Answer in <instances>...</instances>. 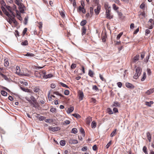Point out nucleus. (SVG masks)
I'll list each match as a JSON object with an SVG mask.
<instances>
[{"label": "nucleus", "mask_w": 154, "mask_h": 154, "mask_svg": "<svg viewBox=\"0 0 154 154\" xmlns=\"http://www.w3.org/2000/svg\"><path fill=\"white\" fill-rule=\"evenodd\" d=\"M60 84L62 85V86H63V87H66V88H68V86L64 84L63 83L61 82V83H60Z\"/></svg>", "instance_id": "obj_60"}, {"label": "nucleus", "mask_w": 154, "mask_h": 154, "mask_svg": "<svg viewBox=\"0 0 154 154\" xmlns=\"http://www.w3.org/2000/svg\"><path fill=\"white\" fill-rule=\"evenodd\" d=\"M143 150L144 153L148 154L147 147L145 146H144L143 147Z\"/></svg>", "instance_id": "obj_29"}, {"label": "nucleus", "mask_w": 154, "mask_h": 154, "mask_svg": "<svg viewBox=\"0 0 154 154\" xmlns=\"http://www.w3.org/2000/svg\"><path fill=\"white\" fill-rule=\"evenodd\" d=\"M45 119V117L43 116H41L39 117L40 120H43Z\"/></svg>", "instance_id": "obj_57"}, {"label": "nucleus", "mask_w": 154, "mask_h": 154, "mask_svg": "<svg viewBox=\"0 0 154 154\" xmlns=\"http://www.w3.org/2000/svg\"><path fill=\"white\" fill-rule=\"evenodd\" d=\"M16 73L18 75H23V73L20 72V67L17 66H16Z\"/></svg>", "instance_id": "obj_8"}, {"label": "nucleus", "mask_w": 154, "mask_h": 154, "mask_svg": "<svg viewBox=\"0 0 154 154\" xmlns=\"http://www.w3.org/2000/svg\"><path fill=\"white\" fill-rule=\"evenodd\" d=\"M92 89L93 90L96 91H98L99 89L97 86L94 85H93L92 87Z\"/></svg>", "instance_id": "obj_36"}, {"label": "nucleus", "mask_w": 154, "mask_h": 154, "mask_svg": "<svg viewBox=\"0 0 154 154\" xmlns=\"http://www.w3.org/2000/svg\"><path fill=\"white\" fill-rule=\"evenodd\" d=\"M146 78V73L145 72H143V75L141 79V81H144Z\"/></svg>", "instance_id": "obj_30"}, {"label": "nucleus", "mask_w": 154, "mask_h": 154, "mask_svg": "<svg viewBox=\"0 0 154 154\" xmlns=\"http://www.w3.org/2000/svg\"><path fill=\"white\" fill-rule=\"evenodd\" d=\"M60 144L62 146H64L65 145L66 142L64 140H61L60 141Z\"/></svg>", "instance_id": "obj_35"}, {"label": "nucleus", "mask_w": 154, "mask_h": 154, "mask_svg": "<svg viewBox=\"0 0 154 154\" xmlns=\"http://www.w3.org/2000/svg\"><path fill=\"white\" fill-rule=\"evenodd\" d=\"M117 85L120 88L122 86V84L121 82H119L117 83Z\"/></svg>", "instance_id": "obj_50"}, {"label": "nucleus", "mask_w": 154, "mask_h": 154, "mask_svg": "<svg viewBox=\"0 0 154 154\" xmlns=\"http://www.w3.org/2000/svg\"><path fill=\"white\" fill-rule=\"evenodd\" d=\"M60 15H61V17H63V18H64L65 17V14H64V13L63 12L61 11L60 12Z\"/></svg>", "instance_id": "obj_53"}, {"label": "nucleus", "mask_w": 154, "mask_h": 154, "mask_svg": "<svg viewBox=\"0 0 154 154\" xmlns=\"http://www.w3.org/2000/svg\"><path fill=\"white\" fill-rule=\"evenodd\" d=\"M26 56L30 57H32L34 56V54L32 53L28 52L26 54Z\"/></svg>", "instance_id": "obj_37"}, {"label": "nucleus", "mask_w": 154, "mask_h": 154, "mask_svg": "<svg viewBox=\"0 0 154 154\" xmlns=\"http://www.w3.org/2000/svg\"><path fill=\"white\" fill-rule=\"evenodd\" d=\"M145 56V53L144 52H143L141 54V57L142 59H143Z\"/></svg>", "instance_id": "obj_61"}, {"label": "nucleus", "mask_w": 154, "mask_h": 154, "mask_svg": "<svg viewBox=\"0 0 154 154\" xmlns=\"http://www.w3.org/2000/svg\"><path fill=\"white\" fill-rule=\"evenodd\" d=\"M51 87L52 88H54L56 87V85L54 83H52L51 85Z\"/></svg>", "instance_id": "obj_64"}, {"label": "nucleus", "mask_w": 154, "mask_h": 154, "mask_svg": "<svg viewBox=\"0 0 154 154\" xmlns=\"http://www.w3.org/2000/svg\"><path fill=\"white\" fill-rule=\"evenodd\" d=\"M88 75L91 77H92L94 75V72L91 70H89L88 72Z\"/></svg>", "instance_id": "obj_31"}, {"label": "nucleus", "mask_w": 154, "mask_h": 154, "mask_svg": "<svg viewBox=\"0 0 154 154\" xmlns=\"http://www.w3.org/2000/svg\"><path fill=\"white\" fill-rule=\"evenodd\" d=\"M147 139L149 142L151 141V136L150 133L149 132H148L146 133Z\"/></svg>", "instance_id": "obj_23"}, {"label": "nucleus", "mask_w": 154, "mask_h": 154, "mask_svg": "<svg viewBox=\"0 0 154 154\" xmlns=\"http://www.w3.org/2000/svg\"><path fill=\"white\" fill-rule=\"evenodd\" d=\"M1 94L2 95L4 96H6L7 95V93L4 91H1Z\"/></svg>", "instance_id": "obj_34"}, {"label": "nucleus", "mask_w": 154, "mask_h": 154, "mask_svg": "<svg viewBox=\"0 0 154 154\" xmlns=\"http://www.w3.org/2000/svg\"><path fill=\"white\" fill-rule=\"evenodd\" d=\"M149 57H150V55H149V54L146 57L145 59V62L146 63L148 62V61H149Z\"/></svg>", "instance_id": "obj_48"}, {"label": "nucleus", "mask_w": 154, "mask_h": 154, "mask_svg": "<svg viewBox=\"0 0 154 154\" xmlns=\"http://www.w3.org/2000/svg\"><path fill=\"white\" fill-rule=\"evenodd\" d=\"M100 8L101 7L100 5H98L97 6V9H95L94 11L97 14H98L99 13Z\"/></svg>", "instance_id": "obj_17"}, {"label": "nucleus", "mask_w": 154, "mask_h": 154, "mask_svg": "<svg viewBox=\"0 0 154 154\" xmlns=\"http://www.w3.org/2000/svg\"><path fill=\"white\" fill-rule=\"evenodd\" d=\"M22 0H15V3L18 6V8L19 9L20 13H23L25 6L23 5L21 3Z\"/></svg>", "instance_id": "obj_2"}, {"label": "nucleus", "mask_w": 154, "mask_h": 154, "mask_svg": "<svg viewBox=\"0 0 154 154\" xmlns=\"http://www.w3.org/2000/svg\"><path fill=\"white\" fill-rule=\"evenodd\" d=\"M96 124L95 122L93 121L92 122L91 124V126L92 128H95L96 127Z\"/></svg>", "instance_id": "obj_28"}, {"label": "nucleus", "mask_w": 154, "mask_h": 154, "mask_svg": "<svg viewBox=\"0 0 154 154\" xmlns=\"http://www.w3.org/2000/svg\"><path fill=\"white\" fill-rule=\"evenodd\" d=\"M16 13L17 18L20 20H21L22 19L20 16V13L17 10H16Z\"/></svg>", "instance_id": "obj_16"}, {"label": "nucleus", "mask_w": 154, "mask_h": 154, "mask_svg": "<svg viewBox=\"0 0 154 154\" xmlns=\"http://www.w3.org/2000/svg\"><path fill=\"white\" fill-rule=\"evenodd\" d=\"M104 8L106 10L108 9H109L110 8V7H109L108 4L107 2H106L104 4Z\"/></svg>", "instance_id": "obj_24"}, {"label": "nucleus", "mask_w": 154, "mask_h": 154, "mask_svg": "<svg viewBox=\"0 0 154 154\" xmlns=\"http://www.w3.org/2000/svg\"><path fill=\"white\" fill-rule=\"evenodd\" d=\"M82 35H84L86 33V28L83 26L82 29Z\"/></svg>", "instance_id": "obj_26"}, {"label": "nucleus", "mask_w": 154, "mask_h": 154, "mask_svg": "<svg viewBox=\"0 0 154 154\" xmlns=\"http://www.w3.org/2000/svg\"><path fill=\"white\" fill-rule=\"evenodd\" d=\"M50 93H51L50 91H49L48 92V98L49 100H50L51 99L52 97H55V96L54 95H51L50 96Z\"/></svg>", "instance_id": "obj_25"}, {"label": "nucleus", "mask_w": 154, "mask_h": 154, "mask_svg": "<svg viewBox=\"0 0 154 154\" xmlns=\"http://www.w3.org/2000/svg\"><path fill=\"white\" fill-rule=\"evenodd\" d=\"M69 143L71 144H76L78 143V141L76 140L71 139L69 140Z\"/></svg>", "instance_id": "obj_6"}, {"label": "nucleus", "mask_w": 154, "mask_h": 154, "mask_svg": "<svg viewBox=\"0 0 154 154\" xmlns=\"http://www.w3.org/2000/svg\"><path fill=\"white\" fill-rule=\"evenodd\" d=\"M1 4L2 5V7H4V6H5V2L3 0H1L0 2Z\"/></svg>", "instance_id": "obj_42"}, {"label": "nucleus", "mask_w": 154, "mask_h": 154, "mask_svg": "<svg viewBox=\"0 0 154 154\" xmlns=\"http://www.w3.org/2000/svg\"><path fill=\"white\" fill-rule=\"evenodd\" d=\"M30 99L32 100L33 102H35L36 100L34 97L33 96H31L30 97Z\"/></svg>", "instance_id": "obj_55"}, {"label": "nucleus", "mask_w": 154, "mask_h": 154, "mask_svg": "<svg viewBox=\"0 0 154 154\" xmlns=\"http://www.w3.org/2000/svg\"><path fill=\"white\" fill-rule=\"evenodd\" d=\"M140 56L139 55H137L134 56L132 61V62L133 63H136L139 60Z\"/></svg>", "instance_id": "obj_9"}, {"label": "nucleus", "mask_w": 154, "mask_h": 154, "mask_svg": "<svg viewBox=\"0 0 154 154\" xmlns=\"http://www.w3.org/2000/svg\"><path fill=\"white\" fill-rule=\"evenodd\" d=\"M78 132V130L76 128H73L72 130V133L76 134Z\"/></svg>", "instance_id": "obj_32"}, {"label": "nucleus", "mask_w": 154, "mask_h": 154, "mask_svg": "<svg viewBox=\"0 0 154 154\" xmlns=\"http://www.w3.org/2000/svg\"><path fill=\"white\" fill-rule=\"evenodd\" d=\"M76 66V65L75 64L73 63L72 64L71 68L73 69H74Z\"/></svg>", "instance_id": "obj_59"}, {"label": "nucleus", "mask_w": 154, "mask_h": 154, "mask_svg": "<svg viewBox=\"0 0 154 154\" xmlns=\"http://www.w3.org/2000/svg\"><path fill=\"white\" fill-rule=\"evenodd\" d=\"M111 141H110L106 145V147L107 149H108L109 147V146H110L111 145Z\"/></svg>", "instance_id": "obj_51"}, {"label": "nucleus", "mask_w": 154, "mask_h": 154, "mask_svg": "<svg viewBox=\"0 0 154 154\" xmlns=\"http://www.w3.org/2000/svg\"><path fill=\"white\" fill-rule=\"evenodd\" d=\"M56 111V109L54 108H52L50 109V111L51 112H54Z\"/></svg>", "instance_id": "obj_54"}, {"label": "nucleus", "mask_w": 154, "mask_h": 154, "mask_svg": "<svg viewBox=\"0 0 154 154\" xmlns=\"http://www.w3.org/2000/svg\"><path fill=\"white\" fill-rule=\"evenodd\" d=\"M91 121H92L91 118L90 116L88 117L86 119V123L88 125H89Z\"/></svg>", "instance_id": "obj_18"}, {"label": "nucleus", "mask_w": 154, "mask_h": 154, "mask_svg": "<svg viewBox=\"0 0 154 154\" xmlns=\"http://www.w3.org/2000/svg\"><path fill=\"white\" fill-rule=\"evenodd\" d=\"M72 115L73 116H74V117H75L77 119H79L80 117V115L79 114H78L75 113V114H72Z\"/></svg>", "instance_id": "obj_38"}, {"label": "nucleus", "mask_w": 154, "mask_h": 154, "mask_svg": "<svg viewBox=\"0 0 154 154\" xmlns=\"http://www.w3.org/2000/svg\"><path fill=\"white\" fill-rule=\"evenodd\" d=\"M2 10L4 14L8 17H11V15H12L14 17H15L14 14L12 11L11 8V7L6 6V8L2 7Z\"/></svg>", "instance_id": "obj_1"}, {"label": "nucleus", "mask_w": 154, "mask_h": 154, "mask_svg": "<svg viewBox=\"0 0 154 154\" xmlns=\"http://www.w3.org/2000/svg\"><path fill=\"white\" fill-rule=\"evenodd\" d=\"M74 107L73 106H72L70 108H68L67 111V112L68 113H70L72 112L74 110Z\"/></svg>", "instance_id": "obj_19"}, {"label": "nucleus", "mask_w": 154, "mask_h": 154, "mask_svg": "<svg viewBox=\"0 0 154 154\" xmlns=\"http://www.w3.org/2000/svg\"><path fill=\"white\" fill-rule=\"evenodd\" d=\"M78 10L79 12L82 11L83 14H85V11L84 7H82L81 6L79 7Z\"/></svg>", "instance_id": "obj_14"}, {"label": "nucleus", "mask_w": 154, "mask_h": 154, "mask_svg": "<svg viewBox=\"0 0 154 154\" xmlns=\"http://www.w3.org/2000/svg\"><path fill=\"white\" fill-rule=\"evenodd\" d=\"M64 94L66 95H68L69 94V91L68 90H65L64 92Z\"/></svg>", "instance_id": "obj_52"}, {"label": "nucleus", "mask_w": 154, "mask_h": 154, "mask_svg": "<svg viewBox=\"0 0 154 154\" xmlns=\"http://www.w3.org/2000/svg\"><path fill=\"white\" fill-rule=\"evenodd\" d=\"M28 17H25L24 18V23L25 24H26L27 23V21L28 20Z\"/></svg>", "instance_id": "obj_43"}, {"label": "nucleus", "mask_w": 154, "mask_h": 154, "mask_svg": "<svg viewBox=\"0 0 154 154\" xmlns=\"http://www.w3.org/2000/svg\"><path fill=\"white\" fill-rule=\"evenodd\" d=\"M14 17H14L12 15H11V17H8L7 20L10 24H11L13 23L15 24L16 23V21Z\"/></svg>", "instance_id": "obj_4"}, {"label": "nucleus", "mask_w": 154, "mask_h": 154, "mask_svg": "<svg viewBox=\"0 0 154 154\" xmlns=\"http://www.w3.org/2000/svg\"><path fill=\"white\" fill-rule=\"evenodd\" d=\"M108 112L110 114H112L113 113V112L112 110L110 108H108L107 109Z\"/></svg>", "instance_id": "obj_41"}, {"label": "nucleus", "mask_w": 154, "mask_h": 154, "mask_svg": "<svg viewBox=\"0 0 154 154\" xmlns=\"http://www.w3.org/2000/svg\"><path fill=\"white\" fill-rule=\"evenodd\" d=\"M112 7L113 9L115 11L117 10L119 8L118 7H117L115 4H113Z\"/></svg>", "instance_id": "obj_40"}, {"label": "nucleus", "mask_w": 154, "mask_h": 154, "mask_svg": "<svg viewBox=\"0 0 154 154\" xmlns=\"http://www.w3.org/2000/svg\"><path fill=\"white\" fill-rule=\"evenodd\" d=\"M49 129L53 131H57L60 129V128L58 127H49Z\"/></svg>", "instance_id": "obj_10"}, {"label": "nucleus", "mask_w": 154, "mask_h": 154, "mask_svg": "<svg viewBox=\"0 0 154 154\" xmlns=\"http://www.w3.org/2000/svg\"><path fill=\"white\" fill-rule=\"evenodd\" d=\"M111 107H120V103L118 102H113V103L111 105Z\"/></svg>", "instance_id": "obj_12"}, {"label": "nucleus", "mask_w": 154, "mask_h": 154, "mask_svg": "<svg viewBox=\"0 0 154 154\" xmlns=\"http://www.w3.org/2000/svg\"><path fill=\"white\" fill-rule=\"evenodd\" d=\"M53 76V75L51 74H48L47 75L45 74V79H48L50 78Z\"/></svg>", "instance_id": "obj_27"}, {"label": "nucleus", "mask_w": 154, "mask_h": 154, "mask_svg": "<svg viewBox=\"0 0 154 154\" xmlns=\"http://www.w3.org/2000/svg\"><path fill=\"white\" fill-rule=\"evenodd\" d=\"M116 129H115L110 134V136L111 137H113L115 135V134H116Z\"/></svg>", "instance_id": "obj_33"}, {"label": "nucleus", "mask_w": 154, "mask_h": 154, "mask_svg": "<svg viewBox=\"0 0 154 154\" xmlns=\"http://www.w3.org/2000/svg\"><path fill=\"white\" fill-rule=\"evenodd\" d=\"M136 73L134 76V78L135 79H137L140 75L142 72V69L140 67H138L136 69Z\"/></svg>", "instance_id": "obj_3"}, {"label": "nucleus", "mask_w": 154, "mask_h": 154, "mask_svg": "<svg viewBox=\"0 0 154 154\" xmlns=\"http://www.w3.org/2000/svg\"><path fill=\"white\" fill-rule=\"evenodd\" d=\"M53 94L56 95L60 96L61 97H63V95L60 94L58 91H54L53 92Z\"/></svg>", "instance_id": "obj_39"}, {"label": "nucleus", "mask_w": 154, "mask_h": 154, "mask_svg": "<svg viewBox=\"0 0 154 154\" xmlns=\"http://www.w3.org/2000/svg\"><path fill=\"white\" fill-rule=\"evenodd\" d=\"M32 73L30 71H28L27 72L24 73L23 74V75H24L26 76H29L31 75Z\"/></svg>", "instance_id": "obj_21"}, {"label": "nucleus", "mask_w": 154, "mask_h": 154, "mask_svg": "<svg viewBox=\"0 0 154 154\" xmlns=\"http://www.w3.org/2000/svg\"><path fill=\"white\" fill-rule=\"evenodd\" d=\"M88 149V148L86 146H84L83 147V148H82V151H84L85 150H87Z\"/></svg>", "instance_id": "obj_63"}, {"label": "nucleus", "mask_w": 154, "mask_h": 154, "mask_svg": "<svg viewBox=\"0 0 154 154\" xmlns=\"http://www.w3.org/2000/svg\"><path fill=\"white\" fill-rule=\"evenodd\" d=\"M123 34V32H121L119 33V34L118 35L117 37V40H119V39L121 36Z\"/></svg>", "instance_id": "obj_46"}, {"label": "nucleus", "mask_w": 154, "mask_h": 154, "mask_svg": "<svg viewBox=\"0 0 154 154\" xmlns=\"http://www.w3.org/2000/svg\"><path fill=\"white\" fill-rule=\"evenodd\" d=\"M145 4L143 3H142L140 5V8L142 9H144L145 8Z\"/></svg>", "instance_id": "obj_56"}, {"label": "nucleus", "mask_w": 154, "mask_h": 154, "mask_svg": "<svg viewBox=\"0 0 154 154\" xmlns=\"http://www.w3.org/2000/svg\"><path fill=\"white\" fill-rule=\"evenodd\" d=\"M27 31V28H25L24 29L23 31V35H24L26 33Z\"/></svg>", "instance_id": "obj_58"}, {"label": "nucleus", "mask_w": 154, "mask_h": 154, "mask_svg": "<svg viewBox=\"0 0 154 154\" xmlns=\"http://www.w3.org/2000/svg\"><path fill=\"white\" fill-rule=\"evenodd\" d=\"M39 76L38 75V77H39L41 78L45 79V76L46 74V72L45 71H40L39 73Z\"/></svg>", "instance_id": "obj_7"}, {"label": "nucleus", "mask_w": 154, "mask_h": 154, "mask_svg": "<svg viewBox=\"0 0 154 154\" xmlns=\"http://www.w3.org/2000/svg\"><path fill=\"white\" fill-rule=\"evenodd\" d=\"M86 23V21L85 20L82 21L81 23V25L82 26H84L85 25Z\"/></svg>", "instance_id": "obj_44"}, {"label": "nucleus", "mask_w": 154, "mask_h": 154, "mask_svg": "<svg viewBox=\"0 0 154 154\" xmlns=\"http://www.w3.org/2000/svg\"><path fill=\"white\" fill-rule=\"evenodd\" d=\"M78 95L79 100H82L84 97V95L83 92L81 90H79L78 91Z\"/></svg>", "instance_id": "obj_5"}, {"label": "nucleus", "mask_w": 154, "mask_h": 154, "mask_svg": "<svg viewBox=\"0 0 154 154\" xmlns=\"http://www.w3.org/2000/svg\"><path fill=\"white\" fill-rule=\"evenodd\" d=\"M154 92V88L150 89L148 90L146 92V94L147 95H149Z\"/></svg>", "instance_id": "obj_15"}, {"label": "nucleus", "mask_w": 154, "mask_h": 154, "mask_svg": "<svg viewBox=\"0 0 154 154\" xmlns=\"http://www.w3.org/2000/svg\"><path fill=\"white\" fill-rule=\"evenodd\" d=\"M97 5V6L98 5H100L99 4V0H94L93 1Z\"/></svg>", "instance_id": "obj_49"}, {"label": "nucleus", "mask_w": 154, "mask_h": 154, "mask_svg": "<svg viewBox=\"0 0 154 154\" xmlns=\"http://www.w3.org/2000/svg\"><path fill=\"white\" fill-rule=\"evenodd\" d=\"M5 62L4 63V66L5 67H7L8 66L9 64V63L8 62V59H4Z\"/></svg>", "instance_id": "obj_20"}, {"label": "nucleus", "mask_w": 154, "mask_h": 154, "mask_svg": "<svg viewBox=\"0 0 154 154\" xmlns=\"http://www.w3.org/2000/svg\"><path fill=\"white\" fill-rule=\"evenodd\" d=\"M110 9H108L106 10V16L108 18L111 19L112 18V17L110 15Z\"/></svg>", "instance_id": "obj_11"}, {"label": "nucleus", "mask_w": 154, "mask_h": 154, "mask_svg": "<svg viewBox=\"0 0 154 154\" xmlns=\"http://www.w3.org/2000/svg\"><path fill=\"white\" fill-rule=\"evenodd\" d=\"M125 86L128 88L132 89L134 88V86L131 84L127 83L125 84Z\"/></svg>", "instance_id": "obj_13"}, {"label": "nucleus", "mask_w": 154, "mask_h": 154, "mask_svg": "<svg viewBox=\"0 0 154 154\" xmlns=\"http://www.w3.org/2000/svg\"><path fill=\"white\" fill-rule=\"evenodd\" d=\"M21 44L23 45H26L28 44L27 41L25 40L21 43Z\"/></svg>", "instance_id": "obj_47"}, {"label": "nucleus", "mask_w": 154, "mask_h": 154, "mask_svg": "<svg viewBox=\"0 0 154 154\" xmlns=\"http://www.w3.org/2000/svg\"><path fill=\"white\" fill-rule=\"evenodd\" d=\"M33 91L34 92L37 93L39 92V89L38 87H35L34 88Z\"/></svg>", "instance_id": "obj_45"}, {"label": "nucleus", "mask_w": 154, "mask_h": 154, "mask_svg": "<svg viewBox=\"0 0 154 154\" xmlns=\"http://www.w3.org/2000/svg\"><path fill=\"white\" fill-rule=\"evenodd\" d=\"M153 102L152 101H150L149 102H145V104L148 106H151V105L152 104H153Z\"/></svg>", "instance_id": "obj_22"}, {"label": "nucleus", "mask_w": 154, "mask_h": 154, "mask_svg": "<svg viewBox=\"0 0 154 154\" xmlns=\"http://www.w3.org/2000/svg\"><path fill=\"white\" fill-rule=\"evenodd\" d=\"M92 149L94 150V151L96 150L97 149V146L96 145H94L92 147Z\"/></svg>", "instance_id": "obj_62"}]
</instances>
